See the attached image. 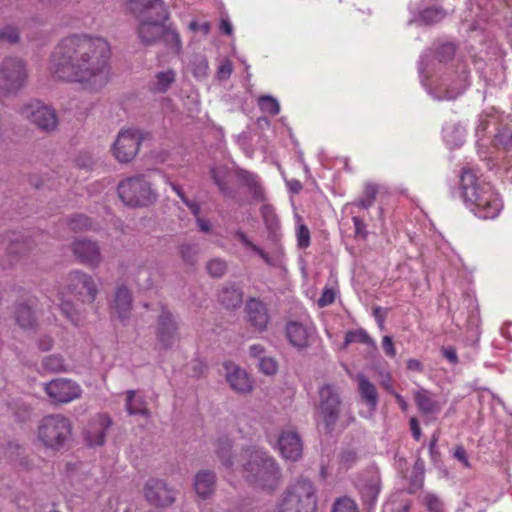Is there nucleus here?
<instances>
[{
    "label": "nucleus",
    "instance_id": "obj_1",
    "mask_svg": "<svg viewBox=\"0 0 512 512\" xmlns=\"http://www.w3.org/2000/svg\"><path fill=\"white\" fill-rule=\"evenodd\" d=\"M110 46L101 37L72 35L54 49L49 70L59 80L97 91L110 80Z\"/></svg>",
    "mask_w": 512,
    "mask_h": 512
},
{
    "label": "nucleus",
    "instance_id": "obj_2",
    "mask_svg": "<svg viewBox=\"0 0 512 512\" xmlns=\"http://www.w3.org/2000/svg\"><path fill=\"white\" fill-rule=\"evenodd\" d=\"M216 455L223 467L231 473H239L256 489L273 491L281 482V471L275 459L257 447H249L238 456L232 452L228 437L219 438Z\"/></svg>",
    "mask_w": 512,
    "mask_h": 512
},
{
    "label": "nucleus",
    "instance_id": "obj_3",
    "mask_svg": "<svg viewBox=\"0 0 512 512\" xmlns=\"http://www.w3.org/2000/svg\"><path fill=\"white\" fill-rule=\"evenodd\" d=\"M455 55V46L444 43L435 50L434 60L424 66L426 56L420 62L419 72L422 83L437 100H453L469 85V72L463 63L449 64Z\"/></svg>",
    "mask_w": 512,
    "mask_h": 512
},
{
    "label": "nucleus",
    "instance_id": "obj_4",
    "mask_svg": "<svg viewBox=\"0 0 512 512\" xmlns=\"http://www.w3.org/2000/svg\"><path fill=\"white\" fill-rule=\"evenodd\" d=\"M461 195L466 207L480 219L496 218L503 202L493 187L481 180L470 167L462 169L460 177Z\"/></svg>",
    "mask_w": 512,
    "mask_h": 512
},
{
    "label": "nucleus",
    "instance_id": "obj_5",
    "mask_svg": "<svg viewBox=\"0 0 512 512\" xmlns=\"http://www.w3.org/2000/svg\"><path fill=\"white\" fill-rule=\"evenodd\" d=\"M260 212L268 231V238L272 243H275L274 256H270L261 247L254 244L242 230H237L235 237L246 248L258 254L266 264L277 266L281 263L284 256V249L280 245L282 238L280 220L275 209L269 204H263Z\"/></svg>",
    "mask_w": 512,
    "mask_h": 512
},
{
    "label": "nucleus",
    "instance_id": "obj_6",
    "mask_svg": "<svg viewBox=\"0 0 512 512\" xmlns=\"http://www.w3.org/2000/svg\"><path fill=\"white\" fill-rule=\"evenodd\" d=\"M316 507L317 498L313 483L301 478L289 485L283 493L277 512H315Z\"/></svg>",
    "mask_w": 512,
    "mask_h": 512
},
{
    "label": "nucleus",
    "instance_id": "obj_7",
    "mask_svg": "<svg viewBox=\"0 0 512 512\" xmlns=\"http://www.w3.org/2000/svg\"><path fill=\"white\" fill-rule=\"evenodd\" d=\"M72 435V423L69 418L61 414H51L43 417L37 428V438L46 447L52 450L63 448Z\"/></svg>",
    "mask_w": 512,
    "mask_h": 512
},
{
    "label": "nucleus",
    "instance_id": "obj_8",
    "mask_svg": "<svg viewBox=\"0 0 512 512\" xmlns=\"http://www.w3.org/2000/svg\"><path fill=\"white\" fill-rule=\"evenodd\" d=\"M118 194L131 207L149 206L157 199L151 183L144 176L130 177L122 181L118 186Z\"/></svg>",
    "mask_w": 512,
    "mask_h": 512
},
{
    "label": "nucleus",
    "instance_id": "obj_9",
    "mask_svg": "<svg viewBox=\"0 0 512 512\" xmlns=\"http://www.w3.org/2000/svg\"><path fill=\"white\" fill-rule=\"evenodd\" d=\"M27 77L26 64L22 59L5 58L0 63V97L19 91L25 85Z\"/></svg>",
    "mask_w": 512,
    "mask_h": 512
},
{
    "label": "nucleus",
    "instance_id": "obj_10",
    "mask_svg": "<svg viewBox=\"0 0 512 512\" xmlns=\"http://www.w3.org/2000/svg\"><path fill=\"white\" fill-rule=\"evenodd\" d=\"M147 10H156L157 19L145 20L139 24L138 35L146 45H151L161 38L165 32L164 21L167 19V10L163 0H140Z\"/></svg>",
    "mask_w": 512,
    "mask_h": 512
},
{
    "label": "nucleus",
    "instance_id": "obj_11",
    "mask_svg": "<svg viewBox=\"0 0 512 512\" xmlns=\"http://www.w3.org/2000/svg\"><path fill=\"white\" fill-rule=\"evenodd\" d=\"M319 398L318 421H321L327 431H331L339 417V393L333 385H324L319 390Z\"/></svg>",
    "mask_w": 512,
    "mask_h": 512
},
{
    "label": "nucleus",
    "instance_id": "obj_12",
    "mask_svg": "<svg viewBox=\"0 0 512 512\" xmlns=\"http://www.w3.org/2000/svg\"><path fill=\"white\" fill-rule=\"evenodd\" d=\"M21 115L42 131L52 132L58 126L55 109L40 101H31L21 109Z\"/></svg>",
    "mask_w": 512,
    "mask_h": 512
},
{
    "label": "nucleus",
    "instance_id": "obj_13",
    "mask_svg": "<svg viewBox=\"0 0 512 512\" xmlns=\"http://www.w3.org/2000/svg\"><path fill=\"white\" fill-rule=\"evenodd\" d=\"M142 133L138 129L121 130L112 146L114 157L121 163L131 161L137 154Z\"/></svg>",
    "mask_w": 512,
    "mask_h": 512
},
{
    "label": "nucleus",
    "instance_id": "obj_14",
    "mask_svg": "<svg viewBox=\"0 0 512 512\" xmlns=\"http://www.w3.org/2000/svg\"><path fill=\"white\" fill-rule=\"evenodd\" d=\"M67 293L78 297L83 303H92L98 293L93 278L82 271H72L67 276Z\"/></svg>",
    "mask_w": 512,
    "mask_h": 512
},
{
    "label": "nucleus",
    "instance_id": "obj_15",
    "mask_svg": "<svg viewBox=\"0 0 512 512\" xmlns=\"http://www.w3.org/2000/svg\"><path fill=\"white\" fill-rule=\"evenodd\" d=\"M44 390L53 402L61 404L70 403L82 395L80 385L67 378L53 379L45 384Z\"/></svg>",
    "mask_w": 512,
    "mask_h": 512
},
{
    "label": "nucleus",
    "instance_id": "obj_16",
    "mask_svg": "<svg viewBox=\"0 0 512 512\" xmlns=\"http://www.w3.org/2000/svg\"><path fill=\"white\" fill-rule=\"evenodd\" d=\"M112 425V419L106 413L94 415L84 430V440L91 447L101 446L105 442L106 431Z\"/></svg>",
    "mask_w": 512,
    "mask_h": 512
},
{
    "label": "nucleus",
    "instance_id": "obj_17",
    "mask_svg": "<svg viewBox=\"0 0 512 512\" xmlns=\"http://www.w3.org/2000/svg\"><path fill=\"white\" fill-rule=\"evenodd\" d=\"M144 494L148 502L158 507L169 506L175 500L174 491L159 479H149L145 484Z\"/></svg>",
    "mask_w": 512,
    "mask_h": 512
},
{
    "label": "nucleus",
    "instance_id": "obj_18",
    "mask_svg": "<svg viewBox=\"0 0 512 512\" xmlns=\"http://www.w3.org/2000/svg\"><path fill=\"white\" fill-rule=\"evenodd\" d=\"M277 445L281 455L287 460L297 461L302 456V440L294 429H283L278 436Z\"/></svg>",
    "mask_w": 512,
    "mask_h": 512
},
{
    "label": "nucleus",
    "instance_id": "obj_19",
    "mask_svg": "<svg viewBox=\"0 0 512 512\" xmlns=\"http://www.w3.org/2000/svg\"><path fill=\"white\" fill-rule=\"evenodd\" d=\"M225 377L232 390L239 394H248L253 390V381L245 369L233 362H225Z\"/></svg>",
    "mask_w": 512,
    "mask_h": 512
},
{
    "label": "nucleus",
    "instance_id": "obj_20",
    "mask_svg": "<svg viewBox=\"0 0 512 512\" xmlns=\"http://www.w3.org/2000/svg\"><path fill=\"white\" fill-rule=\"evenodd\" d=\"M247 320L258 332L267 330L270 316L266 305L256 298H251L245 305Z\"/></svg>",
    "mask_w": 512,
    "mask_h": 512
},
{
    "label": "nucleus",
    "instance_id": "obj_21",
    "mask_svg": "<svg viewBox=\"0 0 512 512\" xmlns=\"http://www.w3.org/2000/svg\"><path fill=\"white\" fill-rule=\"evenodd\" d=\"M177 323L173 315L163 310L158 320L157 340L163 348L171 347L177 340Z\"/></svg>",
    "mask_w": 512,
    "mask_h": 512
},
{
    "label": "nucleus",
    "instance_id": "obj_22",
    "mask_svg": "<svg viewBox=\"0 0 512 512\" xmlns=\"http://www.w3.org/2000/svg\"><path fill=\"white\" fill-rule=\"evenodd\" d=\"M132 310V295L130 290L120 285L117 287L111 307L112 314L121 322L129 320Z\"/></svg>",
    "mask_w": 512,
    "mask_h": 512
},
{
    "label": "nucleus",
    "instance_id": "obj_23",
    "mask_svg": "<svg viewBox=\"0 0 512 512\" xmlns=\"http://www.w3.org/2000/svg\"><path fill=\"white\" fill-rule=\"evenodd\" d=\"M356 381L358 384V392L361 400L368 407V414L362 416L368 418L371 417L376 411L378 405V392L375 385L364 375L358 374L356 375Z\"/></svg>",
    "mask_w": 512,
    "mask_h": 512
},
{
    "label": "nucleus",
    "instance_id": "obj_24",
    "mask_svg": "<svg viewBox=\"0 0 512 512\" xmlns=\"http://www.w3.org/2000/svg\"><path fill=\"white\" fill-rule=\"evenodd\" d=\"M72 250L82 263L91 266H97L100 263V251L94 242L77 239L73 242Z\"/></svg>",
    "mask_w": 512,
    "mask_h": 512
},
{
    "label": "nucleus",
    "instance_id": "obj_25",
    "mask_svg": "<svg viewBox=\"0 0 512 512\" xmlns=\"http://www.w3.org/2000/svg\"><path fill=\"white\" fill-rule=\"evenodd\" d=\"M312 333V328L301 322L290 321L286 324V337L298 349L307 347Z\"/></svg>",
    "mask_w": 512,
    "mask_h": 512
},
{
    "label": "nucleus",
    "instance_id": "obj_26",
    "mask_svg": "<svg viewBox=\"0 0 512 512\" xmlns=\"http://www.w3.org/2000/svg\"><path fill=\"white\" fill-rule=\"evenodd\" d=\"M50 301L59 307L63 316L75 326L81 325L83 317L73 303L65 298L64 290H58L55 295L49 296Z\"/></svg>",
    "mask_w": 512,
    "mask_h": 512
},
{
    "label": "nucleus",
    "instance_id": "obj_27",
    "mask_svg": "<svg viewBox=\"0 0 512 512\" xmlns=\"http://www.w3.org/2000/svg\"><path fill=\"white\" fill-rule=\"evenodd\" d=\"M215 484L216 476L212 471L202 470L195 475L194 489L196 494L202 499H206L213 494Z\"/></svg>",
    "mask_w": 512,
    "mask_h": 512
},
{
    "label": "nucleus",
    "instance_id": "obj_28",
    "mask_svg": "<svg viewBox=\"0 0 512 512\" xmlns=\"http://www.w3.org/2000/svg\"><path fill=\"white\" fill-rule=\"evenodd\" d=\"M414 400L418 409L424 414H436L441 410V404L436 396L424 388L414 392Z\"/></svg>",
    "mask_w": 512,
    "mask_h": 512
},
{
    "label": "nucleus",
    "instance_id": "obj_29",
    "mask_svg": "<svg viewBox=\"0 0 512 512\" xmlns=\"http://www.w3.org/2000/svg\"><path fill=\"white\" fill-rule=\"evenodd\" d=\"M176 81V72L167 68L155 73L150 82V89L155 93H165Z\"/></svg>",
    "mask_w": 512,
    "mask_h": 512
},
{
    "label": "nucleus",
    "instance_id": "obj_30",
    "mask_svg": "<svg viewBox=\"0 0 512 512\" xmlns=\"http://www.w3.org/2000/svg\"><path fill=\"white\" fill-rule=\"evenodd\" d=\"M126 410L129 415H142L145 418L150 417V411L146 407L144 397L134 390L126 392Z\"/></svg>",
    "mask_w": 512,
    "mask_h": 512
},
{
    "label": "nucleus",
    "instance_id": "obj_31",
    "mask_svg": "<svg viewBox=\"0 0 512 512\" xmlns=\"http://www.w3.org/2000/svg\"><path fill=\"white\" fill-rule=\"evenodd\" d=\"M357 488L363 501L368 505H372L375 503L380 491L379 479L376 475H373L367 480H360L357 483Z\"/></svg>",
    "mask_w": 512,
    "mask_h": 512
},
{
    "label": "nucleus",
    "instance_id": "obj_32",
    "mask_svg": "<svg viewBox=\"0 0 512 512\" xmlns=\"http://www.w3.org/2000/svg\"><path fill=\"white\" fill-rule=\"evenodd\" d=\"M464 137L465 129L460 124H447L443 128V139L451 149L461 146Z\"/></svg>",
    "mask_w": 512,
    "mask_h": 512
},
{
    "label": "nucleus",
    "instance_id": "obj_33",
    "mask_svg": "<svg viewBox=\"0 0 512 512\" xmlns=\"http://www.w3.org/2000/svg\"><path fill=\"white\" fill-rule=\"evenodd\" d=\"M220 302L226 308H236L242 303V292L234 286H224L219 294Z\"/></svg>",
    "mask_w": 512,
    "mask_h": 512
},
{
    "label": "nucleus",
    "instance_id": "obj_34",
    "mask_svg": "<svg viewBox=\"0 0 512 512\" xmlns=\"http://www.w3.org/2000/svg\"><path fill=\"white\" fill-rule=\"evenodd\" d=\"M15 317L18 325L23 329L33 328L35 324L34 313L30 306L20 304L15 312Z\"/></svg>",
    "mask_w": 512,
    "mask_h": 512
},
{
    "label": "nucleus",
    "instance_id": "obj_35",
    "mask_svg": "<svg viewBox=\"0 0 512 512\" xmlns=\"http://www.w3.org/2000/svg\"><path fill=\"white\" fill-rule=\"evenodd\" d=\"M352 343H363L370 346L374 350L377 348L375 341L363 329L352 330L346 333L344 346H348Z\"/></svg>",
    "mask_w": 512,
    "mask_h": 512
},
{
    "label": "nucleus",
    "instance_id": "obj_36",
    "mask_svg": "<svg viewBox=\"0 0 512 512\" xmlns=\"http://www.w3.org/2000/svg\"><path fill=\"white\" fill-rule=\"evenodd\" d=\"M42 367L49 372H64L67 371V365L61 355L53 354L45 357L42 360Z\"/></svg>",
    "mask_w": 512,
    "mask_h": 512
},
{
    "label": "nucleus",
    "instance_id": "obj_37",
    "mask_svg": "<svg viewBox=\"0 0 512 512\" xmlns=\"http://www.w3.org/2000/svg\"><path fill=\"white\" fill-rule=\"evenodd\" d=\"M165 45L175 54H179L182 49V44L179 34L169 27L165 26V32L162 34Z\"/></svg>",
    "mask_w": 512,
    "mask_h": 512
},
{
    "label": "nucleus",
    "instance_id": "obj_38",
    "mask_svg": "<svg viewBox=\"0 0 512 512\" xmlns=\"http://www.w3.org/2000/svg\"><path fill=\"white\" fill-rule=\"evenodd\" d=\"M446 12L439 7L426 8L420 13V20L425 24H435L444 19Z\"/></svg>",
    "mask_w": 512,
    "mask_h": 512
},
{
    "label": "nucleus",
    "instance_id": "obj_39",
    "mask_svg": "<svg viewBox=\"0 0 512 512\" xmlns=\"http://www.w3.org/2000/svg\"><path fill=\"white\" fill-rule=\"evenodd\" d=\"M378 192V188L373 183H367L364 188V195L359 201L356 203L357 206L363 209L370 208L376 198Z\"/></svg>",
    "mask_w": 512,
    "mask_h": 512
},
{
    "label": "nucleus",
    "instance_id": "obj_40",
    "mask_svg": "<svg viewBox=\"0 0 512 512\" xmlns=\"http://www.w3.org/2000/svg\"><path fill=\"white\" fill-rule=\"evenodd\" d=\"M198 254V245L196 243H183L180 246V255L185 263L193 264Z\"/></svg>",
    "mask_w": 512,
    "mask_h": 512
},
{
    "label": "nucleus",
    "instance_id": "obj_41",
    "mask_svg": "<svg viewBox=\"0 0 512 512\" xmlns=\"http://www.w3.org/2000/svg\"><path fill=\"white\" fill-rule=\"evenodd\" d=\"M260 109L270 115H276L280 111L278 101L271 96H262L258 101Z\"/></svg>",
    "mask_w": 512,
    "mask_h": 512
},
{
    "label": "nucleus",
    "instance_id": "obj_42",
    "mask_svg": "<svg viewBox=\"0 0 512 512\" xmlns=\"http://www.w3.org/2000/svg\"><path fill=\"white\" fill-rule=\"evenodd\" d=\"M495 145L504 149H512V127L501 129L495 136Z\"/></svg>",
    "mask_w": 512,
    "mask_h": 512
},
{
    "label": "nucleus",
    "instance_id": "obj_43",
    "mask_svg": "<svg viewBox=\"0 0 512 512\" xmlns=\"http://www.w3.org/2000/svg\"><path fill=\"white\" fill-rule=\"evenodd\" d=\"M297 245L301 249H306L310 245V231L303 223H298L296 228Z\"/></svg>",
    "mask_w": 512,
    "mask_h": 512
},
{
    "label": "nucleus",
    "instance_id": "obj_44",
    "mask_svg": "<svg viewBox=\"0 0 512 512\" xmlns=\"http://www.w3.org/2000/svg\"><path fill=\"white\" fill-rule=\"evenodd\" d=\"M207 271L213 277H221L225 274L227 265L226 262L222 259L216 258L212 259L207 263Z\"/></svg>",
    "mask_w": 512,
    "mask_h": 512
},
{
    "label": "nucleus",
    "instance_id": "obj_45",
    "mask_svg": "<svg viewBox=\"0 0 512 512\" xmlns=\"http://www.w3.org/2000/svg\"><path fill=\"white\" fill-rule=\"evenodd\" d=\"M259 369L266 375H274L277 372L278 364L273 357H261L259 360Z\"/></svg>",
    "mask_w": 512,
    "mask_h": 512
},
{
    "label": "nucleus",
    "instance_id": "obj_46",
    "mask_svg": "<svg viewBox=\"0 0 512 512\" xmlns=\"http://www.w3.org/2000/svg\"><path fill=\"white\" fill-rule=\"evenodd\" d=\"M333 512H358L355 502L349 498L336 501Z\"/></svg>",
    "mask_w": 512,
    "mask_h": 512
},
{
    "label": "nucleus",
    "instance_id": "obj_47",
    "mask_svg": "<svg viewBox=\"0 0 512 512\" xmlns=\"http://www.w3.org/2000/svg\"><path fill=\"white\" fill-rule=\"evenodd\" d=\"M211 175L214 180V183L219 187L222 193L227 192V184H226V171L225 169L212 168Z\"/></svg>",
    "mask_w": 512,
    "mask_h": 512
},
{
    "label": "nucleus",
    "instance_id": "obj_48",
    "mask_svg": "<svg viewBox=\"0 0 512 512\" xmlns=\"http://www.w3.org/2000/svg\"><path fill=\"white\" fill-rule=\"evenodd\" d=\"M336 298V292L333 288L325 287L320 298L317 301L319 307L323 308L331 305Z\"/></svg>",
    "mask_w": 512,
    "mask_h": 512
},
{
    "label": "nucleus",
    "instance_id": "obj_49",
    "mask_svg": "<svg viewBox=\"0 0 512 512\" xmlns=\"http://www.w3.org/2000/svg\"><path fill=\"white\" fill-rule=\"evenodd\" d=\"M424 503L429 512H439L443 510V505L440 499L431 493H428L424 497Z\"/></svg>",
    "mask_w": 512,
    "mask_h": 512
},
{
    "label": "nucleus",
    "instance_id": "obj_50",
    "mask_svg": "<svg viewBox=\"0 0 512 512\" xmlns=\"http://www.w3.org/2000/svg\"><path fill=\"white\" fill-rule=\"evenodd\" d=\"M69 226L72 230H83L91 227V221L85 215H76L71 219Z\"/></svg>",
    "mask_w": 512,
    "mask_h": 512
},
{
    "label": "nucleus",
    "instance_id": "obj_51",
    "mask_svg": "<svg viewBox=\"0 0 512 512\" xmlns=\"http://www.w3.org/2000/svg\"><path fill=\"white\" fill-rule=\"evenodd\" d=\"M18 31L13 26H6L0 29V40L15 43L18 40Z\"/></svg>",
    "mask_w": 512,
    "mask_h": 512
},
{
    "label": "nucleus",
    "instance_id": "obj_52",
    "mask_svg": "<svg viewBox=\"0 0 512 512\" xmlns=\"http://www.w3.org/2000/svg\"><path fill=\"white\" fill-rule=\"evenodd\" d=\"M233 71V65L230 60H224L217 70V77L219 80H227Z\"/></svg>",
    "mask_w": 512,
    "mask_h": 512
},
{
    "label": "nucleus",
    "instance_id": "obj_53",
    "mask_svg": "<svg viewBox=\"0 0 512 512\" xmlns=\"http://www.w3.org/2000/svg\"><path fill=\"white\" fill-rule=\"evenodd\" d=\"M208 71V62L205 58H200L197 63L194 64L193 74L198 78L205 77Z\"/></svg>",
    "mask_w": 512,
    "mask_h": 512
},
{
    "label": "nucleus",
    "instance_id": "obj_54",
    "mask_svg": "<svg viewBox=\"0 0 512 512\" xmlns=\"http://www.w3.org/2000/svg\"><path fill=\"white\" fill-rule=\"evenodd\" d=\"M382 347H383L385 354L388 357L394 358L396 356V349L394 347L392 338L389 335H385L382 338Z\"/></svg>",
    "mask_w": 512,
    "mask_h": 512
},
{
    "label": "nucleus",
    "instance_id": "obj_55",
    "mask_svg": "<svg viewBox=\"0 0 512 512\" xmlns=\"http://www.w3.org/2000/svg\"><path fill=\"white\" fill-rule=\"evenodd\" d=\"M352 221H353V224H354L356 235L357 236L365 237L366 234H367V230H366V225L363 222V220L360 219L359 217L355 216V217L352 218Z\"/></svg>",
    "mask_w": 512,
    "mask_h": 512
},
{
    "label": "nucleus",
    "instance_id": "obj_56",
    "mask_svg": "<svg viewBox=\"0 0 512 512\" xmlns=\"http://www.w3.org/2000/svg\"><path fill=\"white\" fill-rule=\"evenodd\" d=\"M250 356L253 358H257L258 360L261 357H265V348L261 344H253L249 348Z\"/></svg>",
    "mask_w": 512,
    "mask_h": 512
},
{
    "label": "nucleus",
    "instance_id": "obj_57",
    "mask_svg": "<svg viewBox=\"0 0 512 512\" xmlns=\"http://www.w3.org/2000/svg\"><path fill=\"white\" fill-rule=\"evenodd\" d=\"M442 353L444 357L452 364H456L458 362V357L455 349L452 347H445L442 349Z\"/></svg>",
    "mask_w": 512,
    "mask_h": 512
},
{
    "label": "nucleus",
    "instance_id": "obj_58",
    "mask_svg": "<svg viewBox=\"0 0 512 512\" xmlns=\"http://www.w3.org/2000/svg\"><path fill=\"white\" fill-rule=\"evenodd\" d=\"M53 346V339L50 336L44 335L38 341V347L42 351H48Z\"/></svg>",
    "mask_w": 512,
    "mask_h": 512
},
{
    "label": "nucleus",
    "instance_id": "obj_59",
    "mask_svg": "<svg viewBox=\"0 0 512 512\" xmlns=\"http://www.w3.org/2000/svg\"><path fill=\"white\" fill-rule=\"evenodd\" d=\"M247 181L251 182L255 185L254 198L263 199V191L260 187L257 186L256 176L250 173H247L246 177Z\"/></svg>",
    "mask_w": 512,
    "mask_h": 512
},
{
    "label": "nucleus",
    "instance_id": "obj_60",
    "mask_svg": "<svg viewBox=\"0 0 512 512\" xmlns=\"http://www.w3.org/2000/svg\"><path fill=\"white\" fill-rule=\"evenodd\" d=\"M220 29L223 33L227 35H231L233 31L232 24L227 16H222L221 23H220Z\"/></svg>",
    "mask_w": 512,
    "mask_h": 512
},
{
    "label": "nucleus",
    "instance_id": "obj_61",
    "mask_svg": "<svg viewBox=\"0 0 512 512\" xmlns=\"http://www.w3.org/2000/svg\"><path fill=\"white\" fill-rule=\"evenodd\" d=\"M184 204L189 208L195 218L200 217V205L197 202L187 199L184 200Z\"/></svg>",
    "mask_w": 512,
    "mask_h": 512
},
{
    "label": "nucleus",
    "instance_id": "obj_62",
    "mask_svg": "<svg viewBox=\"0 0 512 512\" xmlns=\"http://www.w3.org/2000/svg\"><path fill=\"white\" fill-rule=\"evenodd\" d=\"M454 457L457 460H459L460 462H462L466 467L469 466V462H468V459L466 456V451L464 448H462V447L456 448V450L454 452Z\"/></svg>",
    "mask_w": 512,
    "mask_h": 512
},
{
    "label": "nucleus",
    "instance_id": "obj_63",
    "mask_svg": "<svg viewBox=\"0 0 512 512\" xmlns=\"http://www.w3.org/2000/svg\"><path fill=\"white\" fill-rule=\"evenodd\" d=\"M410 428H411L412 435L415 438V440H419L421 437V429H420L418 421L415 418H412L410 420Z\"/></svg>",
    "mask_w": 512,
    "mask_h": 512
},
{
    "label": "nucleus",
    "instance_id": "obj_64",
    "mask_svg": "<svg viewBox=\"0 0 512 512\" xmlns=\"http://www.w3.org/2000/svg\"><path fill=\"white\" fill-rule=\"evenodd\" d=\"M196 224H197L199 230L204 232V233L209 232L210 229H211V223L208 220L204 219V218L197 217L196 218Z\"/></svg>",
    "mask_w": 512,
    "mask_h": 512
}]
</instances>
